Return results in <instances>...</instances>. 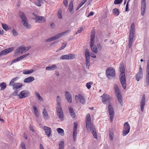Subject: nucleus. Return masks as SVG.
Segmentation results:
<instances>
[{"instance_id":"nucleus-8","label":"nucleus","mask_w":149,"mask_h":149,"mask_svg":"<svg viewBox=\"0 0 149 149\" xmlns=\"http://www.w3.org/2000/svg\"><path fill=\"white\" fill-rule=\"evenodd\" d=\"M101 97L102 98V102L104 104H107V101H108V104H109L110 102L109 101L111 99V97L109 95L104 93Z\"/></svg>"},{"instance_id":"nucleus-42","label":"nucleus","mask_w":149,"mask_h":149,"mask_svg":"<svg viewBox=\"0 0 149 149\" xmlns=\"http://www.w3.org/2000/svg\"><path fill=\"white\" fill-rule=\"evenodd\" d=\"M133 40V39L129 38L128 47L129 48H130L131 47Z\"/></svg>"},{"instance_id":"nucleus-14","label":"nucleus","mask_w":149,"mask_h":149,"mask_svg":"<svg viewBox=\"0 0 149 149\" xmlns=\"http://www.w3.org/2000/svg\"><path fill=\"white\" fill-rule=\"evenodd\" d=\"M70 31V30H67L63 32L59 33L53 36L54 40H57L64 36L67 33H69Z\"/></svg>"},{"instance_id":"nucleus-54","label":"nucleus","mask_w":149,"mask_h":149,"mask_svg":"<svg viewBox=\"0 0 149 149\" xmlns=\"http://www.w3.org/2000/svg\"><path fill=\"white\" fill-rule=\"evenodd\" d=\"M83 5V3H80L76 8V10H77Z\"/></svg>"},{"instance_id":"nucleus-1","label":"nucleus","mask_w":149,"mask_h":149,"mask_svg":"<svg viewBox=\"0 0 149 149\" xmlns=\"http://www.w3.org/2000/svg\"><path fill=\"white\" fill-rule=\"evenodd\" d=\"M120 71L121 73L120 75V83L122 87L124 89L126 88V84L125 74V68L123 63H121L119 68Z\"/></svg>"},{"instance_id":"nucleus-10","label":"nucleus","mask_w":149,"mask_h":149,"mask_svg":"<svg viewBox=\"0 0 149 149\" xmlns=\"http://www.w3.org/2000/svg\"><path fill=\"white\" fill-rule=\"evenodd\" d=\"M14 47H11L3 50L0 52V56L3 55H6L11 52L14 50Z\"/></svg>"},{"instance_id":"nucleus-24","label":"nucleus","mask_w":149,"mask_h":149,"mask_svg":"<svg viewBox=\"0 0 149 149\" xmlns=\"http://www.w3.org/2000/svg\"><path fill=\"white\" fill-rule=\"evenodd\" d=\"M57 66L55 64H53L51 66H47L46 69L47 70H54L57 69Z\"/></svg>"},{"instance_id":"nucleus-2","label":"nucleus","mask_w":149,"mask_h":149,"mask_svg":"<svg viewBox=\"0 0 149 149\" xmlns=\"http://www.w3.org/2000/svg\"><path fill=\"white\" fill-rule=\"evenodd\" d=\"M19 16L22 19V22L23 25L26 29L30 28L31 27V26L28 23L27 19L24 14L22 12H19Z\"/></svg>"},{"instance_id":"nucleus-53","label":"nucleus","mask_w":149,"mask_h":149,"mask_svg":"<svg viewBox=\"0 0 149 149\" xmlns=\"http://www.w3.org/2000/svg\"><path fill=\"white\" fill-rule=\"evenodd\" d=\"M90 61H86V66L87 68H89Z\"/></svg>"},{"instance_id":"nucleus-17","label":"nucleus","mask_w":149,"mask_h":149,"mask_svg":"<svg viewBox=\"0 0 149 149\" xmlns=\"http://www.w3.org/2000/svg\"><path fill=\"white\" fill-rule=\"evenodd\" d=\"M56 111L57 115L59 118L61 120H63V119L64 116L61 107H59V108H57Z\"/></svg>"},{"instance_id":"nucleus-22","label":"nucleus","mask_w":149,"mask_h":149,"mask_svg":"<svg viewBox=\"0 0 149 149\" xmlns=\"http://www.w3.org/2000/svg\"><path fill=\"white\" fill-rule=\"evenodd\" d=\"M69 112L70 115L73 118H76V115L73 110V109L71 107H69Z\"/></svg>"},{"instance_id":"nucleus-64","label":"nucleus","mask_w":149,"mask_h":149,"mask_svg":"<svg viewBox=\"0 0 149 149\" xmlns=\"http://www.w3.org/2000/svg\"><path fill=\"white\" fill-rule=\"evenodd\" d=\"M35 4L37 6H41L40 2H36L35 3Z\"/></svg>"},{"instance_id":"nucleus-45","label":"nucleus","mask_w":149,"mask_h":149,"mask_svg":"<svg viewBox=\"0 0 149 149\" xmlns=\"http://www.w3.org/2000/svg\"><path fill=\"white\" fill-rule=\"evenodd\" d=\"M77 135V132H73V140L75 141L76 139V137Z\"/></svg>"},{"instance_id":"nucleus-3","label":"nucleus","mask_w":149,"mask_h":149,"mask_svg":"<svg viewBox=\"0 0 149 149\" xmlns=\"http://www.w3.org/2000/svg\"><path fill=\"white\" fill-rule=\"evenodd\" d=\"M31 48L30 46L25 47L24 45H22L19 47L15 51V54L19 53L22 54L23 53H24L28 51Z\"/></svg>"},{"instance_id":"nucleus-59","label":"nucleus","mask_w":149,"mask_h":149,"mask_svg":"<svg viewBox=\"0 0 149 149\" xmlns=\"http://www.w3.org/2000/svg\"><path fill=\"white\" fill-rule=\"evenodd\" d=\"M134 33H130L129 38L133 39Z\"/></svg>"},{"instance_id":"nucleus-62","label":"nucleus","mask_w":149,"mask_h":149,"mask_svg":"<svg viewBox=\"0 0 149 149\" xmlns=\"http://www.w3.org/2000/svg\"><path fill=\"white\" fill-rule=\"evenodd\" d=\"M138 72L143 74L142 68L140 66L139 68V71Z\"/></svg>"},{"instance_id":"nucleus-30","label":"nucleus","mask_w":149,"mask_h":149,"mask_svg":"<svg viewBox=\"0 0 149 149\" xmlns=\"http://www.w3.org/2000/svg\"><path fill=\"white\" fill-rule=\"evenodd\" d=\"M143 74L138 72L135 76L136 80L138 81L142 78L143 77Z\"/></svg>"},{"instance_id":"nucleus-15","label":"nucleus","mask_w":149,"mask_h":149,"mask_svg":"<svg viewBox=\"0 0 149 149\" xmlns=\"http://www.w3.org/2000/svg\"><path fill=\"white\" fill-rule=\"evenodd\" d=\"M89 128L91 131V132L93 134V136L94 137L95 139H97V136L96 134V131L93 123H91L90 125Z\"/></svg>"},{"instance_id":"nucleus-23","label":"nucleus","mask_w":149,"mask_h":149,"mask_svg":"<svg viewBox=\"0 0 149 149\" xmlns=\"http://www.w3.org/2000/svg\"><path fill=\"white\" fill-rule=\"evenodd\" d=\"M95 33H92L91 36L90 46L94 45L95 42Z\"/></svg>"},{"instance_id":"nucleus-16","label":"nucleus","mask_w":149,"mask_h":149,"mask_svg":"<svg viewBox=\"0 0 149 149\" xmlns=\"http://www.w3.org/2000/svg\"><path fill=\"white\" fill-rule=\"evenodd\" d=\"M29 91L24 90L21 92L19 94L17 95L20 99H22L27 97L29 95Z\"/></svg>"},{"instance_id":"nucleus-21","label":"nucleus","mask_w":149,"mask_h":149,"mask_svg":"<svg viewBox=\"0 0 149 149\" xmlns=\"http://www.w3.org/2000/svg\"><path fill=\"white\" fill-rule=\"evenodd\" d=\"M43 129L45 131L46 135L48 137H49L52 132L51 129L49 127L46 126H44Z\"/></svg>"},{"instance_id":"nucleus-33","label":"nucleus","mask_w":149,"mask_h":149,"mask_svg":"<svg viewBox=\"0 0 149 149\" xmlns=\"http://www.w3.org/2000/svg\"><path fill=\"white\" fill-rule=\"evenodd\" d=\"M92 50L96 54L98 52V50L97 47L96 45H92L90 46Z\"/></svg>"},{"instance_id":"nucleus-13","label":"nucleus","mask_w":149,"mask_h":149,"mask_svg":"<svg viewBox=\"0 0 149 149\" xmlns=\"http://www.w3.org/2000/svg\"><path fill=\"white\" fill-rule=\"evenodd\" d=\"M76 101L77 102L78 100H79L80 102L84 104L86 103L84 97L81 94H79L78 95H76L75 96Z\"/></svg>"},{"instance_id":"nucleus-7","label":"nucleus","mask_w":149,"mask_h":149,"mask_svg":"<svg viewBox=\"0 0 149 149\" xmlns=\"http://www.w3.org/2000/svg\"><path fill=\"white\" fill-rule=\"evenodd\" d=\"M75 58V56L72 54H66L61 56L60 59L61 60L73 59Z\"/></svg>"},{"instance_id":"nucleus-34","label":"nucleus","mask_w":149,"mask_h":149,"mask_svg":"<svg viewBox=\"0 0 149 149\" xmlns=\"http://www.w3.org/2000/svg\"><path fill=\"white\" fill-rule=\"evenodd\" d=\"M118 100L120 105L122 106L123 104V100L121 95L116 96Z\"/></svg>"},{"instance_id":"nucleus-29","label":"nucleus","mask_w":149,"mask_h":149,"mask_svg":"<svg viewBox=\"0 0 149 149\" xmlns=\"http://www.w3.org/2000/svg\"><path fill=\"white\" fill-rule=\"evenodd\" d=\"M109 133L110 140H113V131L112 128L109 129Z\"/></svg>"},{"instance_id":"nucleus-47","label":"nucleus","mask_w":149,"mask_h":149,"mask_svg":"<svg viewBox=\"0 0 149 149\" xmlns=\"http://www.w3.org/2000/svg\"><path fill=\"white\" fill-rule=\"evenodd\" d=\"M12 33L13 35L14 36H16L18 34V33L16 31L15 29H13Z\"/></svg>"},{"instance_id":"nucleus-28","label":"nucleus","mask_w":149,"mask_h":149,"mask_svg":"<svg viewBox=\"0 0 149 149\" xmlns=\"http://www.w3.org/2000/svg\"><path fill=\"white\" fill-rule=\"evenodd\" d=\"M34 72V70L33 69L30 70L26 69L23 70V74H31Z\"/></svg>"},{"instance_id":"nucleus-25","label":"nucleus","mask_w":149,"mask_h":149,"mask_svg":"<svg viewBox=\"0 0 149 149\" xmlns=\"http://www.w3.org/2000/svg\"><path fill=\"white\" fill-rule=\"evenodd\" d=\"M35 80V78L33 76H30L24 79V82L25 83L31 82Z\"/></svg>"},{"instance_id":"nucleus-27","label":"nucleus","mask_w":149,"mask_h":149,"mask_svg":"<svg viewBox=\"0 0 149 149\" xmlns=\"http://www.w3.org/2000/svg\"><path fill=\"white\" fill-rule=\"evenodd\" d=\"M42 114L43 117L45 120H47L49 119V116L48 115L47 111L45 109L43 110Z\"/></svg>"},{"instance_id":"nucleus-4","label":"nucleus","mask_w":149,"mask_h":149,"mask_svg":"<svg viewBox=\"0 0 149 149\" xmlns=\"http://www.w3.org/2000/svg\"><path fill=\"white\" fill-rule=\"evenodd\" d=\"M124 129L123 132V135L125 136L127 135L130 132V127L128 122L125 123L124 124Z\"/></svg>"},{"instance_id":"nucleus-35","label":"nucleus","mask_w":149,"mask_h":149,"mask_svg":"<svg viewBox=\"0 0 149 149\" xmlns=\"http://www.w3.org/2000/svg\"><path fill=\"white\" fill-rule=\"evenodd\" d=\"M35 94L38 98V100L40 101H42L43 100L42 97H41L39 93L37 91L35 92Z\"/></svg>"},{"instance_id":"nucleus-60","label":"nucleus","mask_w":149,"mask_h":149,"mask_svg":"<svg viewBox=\"0 0 149 149\" xmlns=\"http://www.w3.org/2000/svg\"><path fill=\"white\" fill-rule=\"evenodd\" d=\"M90 56H91V57L93 58H96V56H95V55L93 53H91L90 54Z\"/></svg>"},{"instance_id":"nucleus-9","label":"nucleus","mask_w":149,"mask_h":149,"mask_svg":"<svg viewBox=\"0 0 149 149\" xmlns=\"http://www.w3.org/2000/svg\"><path fill=\"white\" fill-rule=\"evenodd\" d=\"M23 86V84L20 83H15L13 86V89L14 90H16L14 92L13 94L14 95H17L18 94V91L17 90L18 89L21 88Z\"/></svg>"},{"instance_id":"nucleus-37","label":"nucleus","mask_w":149,"mask_h":149,"mask_svg":"<svg viewBox=\"0 0 149 149\" xmlns=\"http://www.w3.org/2000/svg\"><path fill=\"white\" fill-rule=\"evenodd\" d=\"M33 108L34 111V113L36 116L37 117H38L39 116V112L38 110L37 109L36 107L34 106H33Z\"/></svg>"},{"instance_id":"nucleus-20","label":"nucleus","mask_w":149,"mask_h":149,"mask_svg":"<svg viewBox=\"0 0 149 149\" xmlns=\"http://www.w3.org/2000/svg\"><path fill=\"white\" fill-rule=\"evenodd\" d=\"M33 14L37 19L36 22H38L39 21H41L42 22H45V18L44 17L38 16L34 13H33Z\"/></svg>"},{"instance_id":"nucleus-41","label":"nucleus","mask_w":149,"mask_h":149,"mask_svg":"<svg viewBox=\"0 0 149 149\" xmlns=\"http://www.w3.org/2000/svg\"><path fill=\"white\" fill-rule=\"evenodd\" d=\"M58 18L60 19L62 18V12L61 10L59 9L58 10Z\"/></svg>"},{"instance_id":"nucleus-36","label":"nucleus","mask_w":149,"mask_h":149,"mask_svg":"<svg viewBox=\"0 0 149 149\" xmlns=\"http://www.w3.org/2000/svg\"><path fill=\"white\" fill-rule=\"evenodd\" d=\"M6 86V84L5 82H2L0 83V87L1 90H4L5 89Z\"/></svg>"},{"instance_id":"nucleus-38","label":"nucleus","mask_w":149,"mask_h":149,"mask_svg":"<svg viewBox=\"0 0 149 149\" xmlns=\"http://www.w3.org/2000/svg\"><path fill=\"white\" fill-rule=\"evenodd\" d=\"M113 13L116 16H118L119 15V13L118 10L116 8L114 9L113 10Z\"/></svg>"},{"instance_id":"nucleus-11","label":"nucleus","mask_w":149,"mask_h":149,"mask_svg":"<svg viewBox=\"0 0 149 149\" xmlns=\"http://www.w3.org/2000/svg\"><path fill=\"white\" fill-rule=\"evenodd\" d=\"M141 15L143 16L145 13L146 6L145 0H141Z\"/></svg>"},{"instance_id":"nucleus-55","label":"nucleus","mask_w":149,"mask_h":149,"mask_svg":"<svg viewBox=\"0 0 149 149\" xmlns=\"http://www.w3.org/2000/svg\"><path fill=\"white\" fill-rule=\"evenodd\" d=\"M18 61H19L17 58V59H15L12 61V62L10 64V65H11L12 64Z\"/></svg>"},{"instance_id":"nucleus-6","label":"nucleus","mask_w":149,"mask_h":149,"mask_svg":"<svg viewBox=\"0 0 149 149\" xmlns=\"http://www.w3.org/2000/svg\"><path fill=\"white\" fill-rule=\"evenodd\" d=\"M106 75L109 78V77H114L115 75V70L112 68H107L106 70Z\"/></svg>"},{"instance_id":"nucleus-46","label":"nucleus","mask_w":149,"mask_h":149,"mask_svg":"<svg viewBox=\"0 0 149 149\" xmlns=\"http://www.w3.org/2000/svg\"><path fill=\"white\" fill-rule=\"evenodd\" d=\"M123 0H115L114 2L115 4H118L121 3Z\"/></svg>"},{"instance_id":"nucleus-40","label":"nucleus","mask_w":149,"mask_h":149,"mask_svg":"<svg viewBox=\"0 0 149 149\" xmlns=\"http://www.w3.org/2000/svg\"><path fill=\"white\" fill-rule=\"evenodd\" d=\"M1 25L3 29L5 31H7L9 29L7 24L4 23H2Z\"/></svg>"},{"instance_id":"nucleus-48","label":"nucleus","mask_w":149,"mask_h":149,"mask_svg":"<svg viewBox=\"0 0 149 149\" xmlns=\"http://www.w3.org/2000/svg\"><path fill=\"white\" fill-rule=\"evenodd\" d=\"M64 142L63 141H61V143L59 144V148H64Z\"/></svg>"},{"instance_id":"nucleus-19","label":"nucleus","mask_w":149,"mask_h":149,"mask_svg":"<svg viewBox=\"0 0 149 149\" xmlns=\"http://www.w3.org/2000/svg\"><path fill=\"white\" fill-rule=\"evenodd\" d=\"M145 102V95H143L141 98L140 104L141 110L142 112H143L144 110Z\"/></svg>"},{"instance_id":"nucleus-63","label":"nucleus","mask_w":149,"mask_h":149,"mask_svg":"<svg viewBox=\"0 0 149 149\" xmlns=\"http://www.w3.org/2000/svg\"><path fill=\"white\" fill-rule=\"evenodd\" d=\"M85 58H86V61H90V56H85Z\"/></svg>"},{"instance_id":"nucleus-56","label":"nucleus","mask_w":149,"mask_h":149,"mask_svg":"<svg viewBox=\"0 0 149 149\" xmlns=\"http://www.w3.org/2000/svg\"><path fill=\"white\" fill-rule=\"evenodd\" d=\"M15 82L14 81H13L12 79L10 81V82L9 85L10 86H13L15 83H14Z\"/></svg>"},{"instance_id":"nucleus-31","label":"nucleus","mask_w":149,"mask_h":149,"mask_svg":"<svg viewBox=\"0 0 149 149\" xmlns=\"http://www.w3.org/2000/svg\"><path fill=\"white\" fill-rule=\"evenodd\" d=\"M114 88L115 92L116 93V96L121 95L120 92V90L119 89L117 85H114Z\"/></svg>"},{"instance_id":"nucleus-58","label":"nucleus","mask_w":149,"mask_h":149,"mask_svg":"<svg viewBox=\"0 0 149 149\" xmlns=\"http://www.w3.org/2000/svg\"><path fill=\"white\" fill-rule=\"evenodd\" d=\"M134 33V29L130 28V33Z\"/></svg>"},{"instance_id":"nucleus-43","label":"nucleus","mask_w":149,"mask_h":149,"mask_svg":"<svg viewBox=\"0 0 149 149\" xmlns=\"http://www.w3.org/2000/svg\"><path fill=\"white\" fill-rule=\"evenodd\" d=\"M93 84V82L90 81L86 84V86L88 89H90L91 88V85Z\"/></svg>"},{"instance_id":"nucleus-50","label":"nucleus","mask_w":149,"mask_h":149,"mask_svg":"<svg viewBox=\"0 0 149 149\" xmlns=\"http://www.w3.org/2000/svg\"><path fill=\"white\" fill-rule=\"evenodd\" d=\"M20 146L22 149H26L25 146V144L24 143H22L21 144Z\"/></svg>"},{"instance_id":"nucleus-18","label":"nucleus","mask_w":149,"mask_h":149,"mask_svg":"<svg viewBox=\"0 0 149 149\" xmlns=\"http://www.w3.org/2000/svg\"><path fill=\"white\" fill-rule=\"evenodd\" d=\"M146 73V81L147 84V86H148L149 84V60L147 62Z\"/></svg>"},{"instance_id":"nucleus-44","label":"nucleus","mask_w":149,"mask_h":149,"mask_svg":"<svg viewBox=\"0 0 149 149\" xmlns=\"http://www.w3.org/2000/svg\"><path fill=\"white\" fill-rule=\"evenodd\" d=\"M90 53L89 52V50L88 49H86L85 51V56H90Z\"/></svg>"},{"instance_id":"nucleus-39","label":"nucleus","mask_w":149,"mask_h":149,"mask_svg":"<svg viewBox=\"0 0 149 149\" xmlns=\"http://www.w3.org/2000/svg\"><path fill=\"white\" fill-rule=\"evenodd\" d=\"M57 131L59 134H61V135H64V131L61 128H57Z\"/></svg>"},{"instance_id":"nucleus-26","label":"nucleus","mask_w":149,"mask_h":149,"mask_svg":"<svg viewBox=\"0 0 149 149\" xmlns=\"http://www.w3.org/2000/svg\"><path fill=\"white\" fill-rule=\"evenodd\" d=\"M65 96L68 101L69 102H71L72 98L70 93L68 92H66L65 93Z\"/></svg>"},{"instance_id":"nucleus-51","label":"nucleus","mask_w":149,"mask_h":149,"mask_svg":"<svg viewBox=\"0 0 149 149\" xmlns=\"http://www.w3.org/2000/svg\"><path fill=\"white\" fill-rule=\"evenodd\" d=\"M83 28L82 27H81L80 29H79L76 32V34L80 33L83 30Z\"/></svg>"},{"instance_id":"nucleus-12","label":"nucleus","mask_w":149,"mask_h":149,"mask_svg":"<svg viewBox=\"0 0 149 149\" xmlns=\"http://www.w3.org/2000/svg\"><path fill=\"white\" fill-rule=\"evenodd\" d=\"M91 123H93L91 122L90 114L89 113H88L86 115V127L87 130H88L90 127V125Z\"/></svg>"},{"instance_id":"nucleus-32","label":"nucleus","mask_w":149,"mask_h":149,"mask_svg":"<svg viewBox=\"0 0 149 149\" xmlns=\"http://www.w3.org/2000/svg\"><path fill=\"white\" fill-rule=\"evenodd\" d=\"M69 10L71 14L73 13V2L71 1L69 5Z\"/></svg>"},{"instance_id":"nucleus-49","label":"nucleus","mask_w":149,"mask_h":149,"mask_svg":"<svg viewBox=\"0 0 149 149\" xmlns=\"http://www.w3.org/2000/svg\"><path fill=\"white\" fill-rule=\"evenodd\" d=\"M63 3L64 6L67 7L68 5V0H63Z\"/></svg>"},{"instance_id":"nucleus-57","label":"nucleus","mask_w":149,"mask_h":149,"mask_svg":"<svg viewBox=\"0 0 149 149\" xmlns=\"http://www.w3.org/2000/svg\"><path fill=\"white\" fill-rule=\"evenodd\" d=\"M129 2V1L127 2V4L126 5V8H125V11L127 12H128L129 11L128 9V2Z\"/></svg>"},{"instance_id":"nucleus-52","label":"nucleus","mask_w":149,"mask_h":149,"mask_svg":"<svg viewBox=\"0 0 149 149\" xmlns=\"http://www.w3.org/2000/svg\"><path fill=\"white\" fill-rule=\"evenodd\" d=\"M67 43L66 42H64L62 44L61 47L63 48H65L66 46Z\"/></svg>"},{"instance_id":"nucleus-61","label":"nucleus","mask_w":149,"mask_h":149,"mask_svg":"<svg viewBox=\"0 0 149 149\" xmlns=\"http://www.w3.org/2000/svg\"><path fill=\"white\" fill-rule=\"evenodd\" d=\"M50 26L52 29H53L55 26V24L53 22H52L50 24Z\"/></svg>"},{"instance_id":"nucleus-5","label":"nucleus","mask_w":149,"mask_h":149,"mask_svg":"<svg viewBox=\"0 0 149 149\" xmlns=\"http://www.w3.org/2000/svg\"><path fill=\"white\" fill-rule=\"evenodd\" d=\"M108 108L109 112L110 115V119L111 122H112L113 118L114 113L113 108L111 105L110 102H109Z\"/></svg>"}]
</instances>
